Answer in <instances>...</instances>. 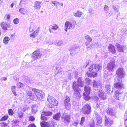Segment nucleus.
I'll return each mask as SVG.
<instances>
[{
  "label": "nucleus",
  "instance_id": "obj_1",
  "mask_svg": "<svg viewBox=\"0 0 127 127\" xmlns=\"http://www.w3.org/2000/svg\"><path fill=\"white\" fill-rule=\"evenodd\" d=\"M83 82L82 81V78H79L78 79L77 82L74 81L73 83V88L76 93H75V94H76V95L77 96L78 98H79L81 97L80 94V91H81L79 87H83Z\"/></svg>",
  "mask_w": 127,
  "mask_h": 127
},
{
  "label": "nucleus",
  "instance_id": "obj_2",
  "mask_svg": "<svg viewBox=\"0 0 127 127\" xmlns=\"http://www.w3.org/2000/svg\"><path fill=\"white\" fill-rule=\"evenodd\" d=\"M101 69V65L98 64H96L91 65L89 68V71L91 73H89L93 76V77L96 76L97 73L95 72H97Z\"/></svg>",
  "mask_w": 127,
  "mask_h": 127
},
{
  "label": "nucleus",
  "instance_id": "obj_3",
  "mask_svg": "<svg viewBox=\"0 0 127 127\" xmlns=\"http://www.w3.org/2000/svg\"><path fill=\"white\" fill-rule=\"evenodd\" d=\"M42 54L39 50H36L32 53V60L31 62L32 63L33 61L40 59L41 57Z\"/></svg>",
  "mask_w": 127,
  "mask_h": 127
},
{
  "label": "nucleus",
  "instance_id": "obj_4",
  "mask_svg": "<svg viewBox=\"0 0 127 127\" xmlns=\"http://www.w3.org/2000/svg\"><path fill=\"white\" fill-rule=\"evenodd\" d=\"M116 74L115 77L116 76V77L115 78V80H116V79L118 78L121 79L124 76L125 71L123 68H120L117 70Z\"/></svg>",
  "mask_w": 127,
  "mask_h": 127
},
{
  "label": "nucleus",
  "instance_id": "obj_5",
  "mask_svg": "<svg viewBox=\"0 0 127 127\" xmlns=\"http://www.w3.org/2000/svg\"><path fill=\"white\" fill-rule=\"evenodd\" d=\"M90 88L89 86H86L84 87L85 92L83 93V96L86 100H88L90 98L89 96L90 93Z\"/></svg>",
  "mask_w": 127,
  "mask_h": 127
},
{
  "label": "nucleus",
  "instance_id": "obj_6",
  "mask_svg": "<svg viewBox=\"0 0 127 127\" xmlns=\"http://www.w3.org/2000/svg\"><path fill=\"white\" fill-rule=\"evenodd\" d=\"M32 90L33 92L35 94L37 99L40 100H41L42 98L45 95L42 91L35 89H33Z\"/></svg>",
  "mask_w": 127,
  "mask_h": 127
},
{
  "label": "nucleus",
  "instance_id": "obj_7",
  "mask_svg": "<svg viewBox=\"0 0 127 127\" xmlns=\"http://www.w3.org/2000/svg\"><path fill=\"white\" fill-rule=\"evenodd\" d=\"M115 63L113 62H111L109 63L107 65V68L108 70L109 74L110 75L112 74L113 71L115 67Z\"/></svg>",
  "mask_w": 127,
  "mask_h": 127
},
{
  "label": "nucleus",
  "instance_id": "obj_8",
  "mask_svg": "<svg viewBox=\"0 0 127 127\" xmlns=\"http://www.w3.org/2000/svg\"><path fill=\"white\" fill-rule=\"evenodd\" d=\"M91 107L88 104H85L82 109V111L84 114H88L90 113L91 111Z\"/></svg>",
  "mask_w": 127,
  "mask_h": 127
},
{
  "label": "nucleus",
  "instance_id": "obj_9",
  "mask_svg": "<svg viewBox=\"0 0 127 127\" xmlns=\"http://www.w3.org/2000/svg\"><path fill=\"white\" fill-rule=\"evenodd\" d=\"M62 120L66 124H69L70 122V118L69 115L66 113L63 114L62 115Z\"/></svg>",
  "mask_w": 127,
  "mask_h": 127
},
{
  "label": "nucleus",
  "instance_id": "obj_10",
  "mask_svg": "<svg viewBox=\"0 0 127 127\" xmlns=\"http://www.w3.org/2000/svg\"><path fill=\"white\" fill-rule=\"evenodd\" d=\"M117 80L118 82L116 83L114 85V86L115 88L121 89H122L124 88V84L122 82V79H116V80Z\"/></svg>",
  "mask_w": 127,
  "mask_h": 127
},
{
  "label": "nucleus",
  "instance_id": "obj_11",
  "mask_svg": "<svg viewBox=\"0 0 127 127\" xmlns=\"http://www.w3.org/2000/svg\"><path fill=\"white\" fill-rule=\"evenodd\" d=\"M47 100L54 105L57 106L58 104V101L52 96L48 95L47 98Z\"/></svg>",
  "mask_w": 127,
  "mask_h": 127
},
{
  "label": "nucleus",
  "instance_id": "obj_12",
  "mask_svg": "<svg viewBox=\"0 0 127 127\" xmlns=\"http://www.w3.org/2000/svg\"><path fill=\"white\" fill-rule=\"evenodd\" d=\"M64 27L65 28V31L66 32H67V29H70L72 28L74 29L75 26L73 25H72L71 22L67 21L65 23Z\"/></svg>",
  "mask_w": 127,
  "mask_h": 127
},
{
  "label": "nucleus",
  "instance_id": "obj_13",
  "mask_svg": "<svg viewBox=\"0 0 127 127\" xmlns=\"http://www.w3.org/2000/svg\"><path fill=\"white\" fill-rule=\"evenodd\" d=\"M70 100V98L66 96L64 101V104L65 108L67 110H69L70 108V104L69 103Z\"/></svg>",
  "mask_w": 127,
  "mask_h": 127
},
{
  "label": "nucleus",
  "instance_id": "obj_14",
  "mask_svg": "<svg viewBox=\"0 0 127 127\" xmlns=\"http://www.w3.org/2000/svg\"><path fill=\"white\" fill-rule=\"evenodd\" d=\"M92 84L93 87L97 89H100L102 87L101 84L98 81L94 80Z\"/></svg>",
  "mask_w": 127,
  "mask_h": 127
},
{
  "label": "nucleus",
  "instance_id": "obj_15",
  "mask_svg": "<svg viewBox=\"0 0 127 127\" xmlns=\"http://www.w3.org/2000/svg\"><path fill=\"white\" fill-rule=\"evenodd\" d=\"M105 125L106 127H109L113 123L112 120L107 118L106 116H105Z\"/></svg>",
  "mask_w": 127,
  "mask_h": 127
},
{
  "label": "nucleus",
  "instance_id": "obj_16",
  "mask_svg": "<svg viewBox=\"0 0 127 127\" xmlns=\"http://www.w3.org/2000/svg\"><path fill=\"white\" fill-rule=\"evenodd\" d=\"M122 92L120 90H116L115 92L114 97L116 99L120 100L121 99V97Z\"/></svg>",
  "mask_w": 127,
  "mask_h": 127
},
{
  "label": "nucleus",
  "instance_id": "obj_17",
  "mask_svg": "<svg viewBox=\"0 0 127 127\" xmlns=\"http://www.w3.org/2000/svg\"><path fill=\"white\" fill-rule=\"evenodd\" d=\"M106 91L108 93H111L113 90L112 87L110 84L106 85L105 87Z\"/></svg>",
  "mask_w": 127,
  "mask_h": 127
},
{
  "label": "nucleus",
  "instance_id": "obj_18",
  "mask_svg": "<svg viewBox=\"0 0 127 127\" xmlns=\"http://www.w3.org/2000/svg\"><path fill=\"white\" fill-rule=\"evenodd\" d=\"M108 49L109 52L112 53L114 54L116 53V50L115 47L112 45H110L108 47Z\"/></svg>",
  "mask_w": 127,
  "mask_h": 127
},
{
  "label": "nucleus",
  "instance_id": "obj_19",
  "mask_svg": "<svg viewBox=\"0 0 127 127\" xmlns=\"http://www.w3.org/2000/svg\"><path fill=\"white\" fill-rule=\"evenodd\" d=\"M27 95L30 96L32 94L31 90L33 91V89H35V88H32L29 86H27Z\"/></svg>",
  "mask_w": 127,
  "mask_h": 127
},
{
  "label": "nucleus",
  "instance_id": "obj_20",
  "mask_svg": "<svg viewBox=\"0 0 127 127\" xmlns=\"http://www.w3.org/2000/svg\"><path fill=\"white\" fill-rule=\"evenodd\" d=\"M115 46L117 47V50L119 52H123L124 49L123 45H121L120 44L117 43Z\"/></svg>",
  "mask_w": 127,
  "mask_h": 127
},
{
  "label": "nucleus",
  "instance_id": "obj_21",
  "mask_svg": "<svg viewBox=\"0 0 127 127\" xmlns=\"http://www.w3.org/2000/svg\"><path fill=\"white\" fill-rule=\"evenodd\" d=\"M41 3V2L36 1L34 3V8L36 9H39L41 7L40 4Z\"/></svg>",
  "mask_w": 127,
  "mask_h": 127
},
{
  "label": "nucleus",
  "instance_id": "obj_22",
  "mask_svg": "<svg viewBox=\"0 0 127 127\" xmlns=\"http://www.w3.org/2000/svg\"><path fill=\"white\" fill-rule=\"evenodd\" d=\"M96 125H99L102 122L101 117L99 115H97L96 116Z\"/></svg>",
  "mask_w": 127,
  "mask_h": 127
},
{
  "label": "nucleus",
  "instance_id": "obj_23",
  "mask_svg": "<svg viewBox=\"0 0 127 127\" xmlns=\"http://www.w3.org/2000/svg\"><path fill=\"white\" fill-rule=\"evenodd\" d=\"M107 113L108 114L111 116H115V112L112 109L108 108L107 111Z\"/></svg>",
  "mask_w": 127,
  "mask_h": 127
},
{
  "label": "nucleus",
  "instance_id": "obj_24",
  "mask_svg": "<svg viewBox=\"0 0 127 127\" xmlns=\"http://www.w3.org/2000/svg\"><path fill=\"white\" fill-rule=\"evenodd\" d=\"M59 28V27L57 25L55 24L52 26V28L51 29L50 28L49 30L50 32L51 33L53 32V30L54 31H56Z\"/></svg>",
  "mask_w": 127,
  "mask_h": 127
},
{
  "label": "nucleus",
  "instance_id": "obj_25",
  "mask_svg": "<svg viewBox=\"0 0 127 127\" xmlns=\"http://www.w3.org/2000/svg\"><path fill=\"white\" fill-rule=\"evenodd\" d=\"M82 14V12L79 11H75L73 13L74 16L77 17H81Z\"/></svg>",
  "mask_w": 127,
  "mask_h": 127
},
{
  "label": "nucleus",
  "instance_id": "obj_26",
  "mask_svg": "<svg viewBox=\"0 0 127 127\" xmlns=\"http://www.w3.org/2000/svg\"><path fill=\"white\" fill-rule=\"evenodd\" d=\"M1 26L3 29L4 30H6L7 28H9V25L7 24L5 22H2L1 24Z\"/></svg>",
  "mask_w": 127,
  "mask_h": 127
},
{
  "label": "nucleus",
  "instance_id": "obj_27",
  "mask_svg": "<svg viewBox=\"0 0 127 127\" xmlns=\"http://www.w3.org/2000/svg\"><path fill=\"white\" fill-rule=\"evenodd\" d=\"M64 44L63 41L61 40H57L55 42V45L59 47L62 46Z\"/></svg>",
  "mask_w": 127,
  "mask_h": 127
},
{
  "label": "nucleus",
  "instance_id": "obj_28",
  "mask_svg": "<svg viewBox=\"0 0 127 127\" xmlns=\"http://www.w3.org/2000/svg\"><path fill=\"white\" fill-rule=\"evenodd\" d=\"M99 96L101 97L103 100L105 99L106 98L105 94L101 91H99Z\"/></svg>",
  "mask_w": 127,
  "mask_h": 127
},
{
  "label": "nucleus",
  "instance_id": "obj_29",
  "mask_svg": "<svg viewBox=\"0 0 127 127\" xmlns=\"http://www.w3.org/2000/svg\"><path fill=\"white\" fill-rule=\"evenodd\" d=\"M61 114L60 113H58L53 116V119L57 120H59L60 118Z\"/></svg>",
  "mask_w": 127,
  "mask_h": 127
},
{
  "label": "nucleus",
  "instance_id": "obj_30",
  "mask_svg": "<svg viewBox=\"0 0 127 127\" xmlns=\"http://www.w3.org/2000/svg\"><path fill=\"white\" fill-rule=\"evenodd\" d=\"M104 73L105 74L104 76V78L105 79V80L106 81H109L111 78V77L110 76L111 75L109 74L108 72L107 73L108 75L107 76L106 72H104Z\"/></svg>",
  "mask_w": 127,
  "mask_h": 127
},
{
  "label": "nucleus",
  "instance_id": "obj_31",
  "mask_svg": "<svg viewBox=\"0 0 127 127\" xmlns=\"http://www.w3.org/2000/svg\"><path fill=\"white\" fill-rule=\"evenodd\" d=\"M10 39V38L8 36H5L3 38V42L4 43L7 44Z\"/></svg>",
  "mask_w": 127,
  "mask_h": 127
},
{
  "label": "nucleus",
  "instance_id": "obj_32",
  "mask_svg": "<svg viewBox=\"0 0 127 127\" xmlns=\"http://www.w3.org/2000/svg\"><path fill=\"white\" fill-rule=\"evenodd\" d=\"M41 127H48L49 126L48 123L45 122H42L40 123Z\"/></svg>",
  "mask_w": 127,
  "mask_h": 127
},
{
  "label": "nucleus",
  "instance_id": "obj_33",
  "mask_svg": "<svg viewBox=\"0 0 127 127\" xmlns=\"http://www.w3.org/2000/svg\"><path fill=\"white\" fill-rule=\"evenodd\" d=\"M19 12L22 15H24L27 13V11L24 8H21L19 9Z\"/></svg>",
  "mask_w": 127,
  "mask_h": 127
},
{
  "label": "nucleus",
  "instance_id": "obj_34",
  "mask_svg": "<svg viewBox=\"0 0 127 127\" xmlns=\"http://www.w3.org/2000/svg\"><path fill=\"white\" fill-rule=\"evenodd\" d=\"M30 64V63L25 62L22 65V68L23 69H25L26 68H28L30 67V66H29V64Z\"/></svg>",
  "mask_w": 127,
  "mask_h": 127
},
{
  "label": "nucleus",
  "instance_id": "obj_35",
  "mask_svg": "<svg viewBox=\"0 0 127 127\" xmlns=\"http://www.w3.org/2000/svg\"><path fill=\"white\" fill-rule=\"evenodd\" d=\"M42 113V115H44V116H51L52 114V112L49 111L43 112Z\"/></svg>",
  "mask_w": 127,
  "mask_h": 127
},
{
  "label": "nucleus",
  "instance_id": "obj_36",
  "mask_svg": "<svg viewBox=\"0 0 127 127\" xmlns=\"http://www.w3.org/2000/svg\"><path fill=\"white\" fill-rule=\"evenodd\" d=\"M16 88V87L15 86H11V91L12 93L14 95L16 96H17V95L16 94L15 92Z\"/></svg>",
  "mask_w": 127,
  "mask_h": 127
},
{
  "label": "nucleus",
  "instance_id": "obj_37",
  "mask_svg": "<svg viewBox=\"0 0 127 127\" xmlns=\"http://www.w3.org/2000/svg\"><path fill=\"white\" fill-rule=\"evenodd\" d=\"M85 38L86 40L88 42L90 43L92 41V40L91 38L88 35H87L85 36Z\"/></svg>",
  "mask_w": 127,
  "mask_h": 127
},
{
  "label": "nucleus",
  "instance_id": "obj_38",
  "mask_svg": "<svg viewBox=\"0 0 127 127\" xmlns=\"http://www.w3.org/2000/svg\"><path fill=\"white\" fill-rule=\"evenodd\" d=\"M89 44L90 43L89 42H86L85 43V45L86 46L87 48L88 49H90L92 47V45L91 44L89 45Z\"/></svg>",
  "mask_w": 127,
  "mask_h": 127
},
{
  "label": "nucleus",
  "instance_id": "obj_39",
  "mask_svg": "<svg viewBox=\"0 0 127 127\" xmlns=\"http://www.w3.org/2000/svg\"><path fill=\"white\" fill-rule=\"evenodd\" d=\"M90 125V127H95V124L94 120H92L91 121Z\"/></svg>",
  "mask_w": 127,
  "mask_h": 127
},
{
  "label": "nucleus",
  "instance_id": "obj_40",
  "mask_svg": "<svg viewBox=\"0 0 127 127\" xmlns=\"http://www.w3.org/2000/svg\"><path fill=\"white\" fill-rule=\"evenodd\" d=\"M8 117L7 115L5 116L1 119L0 121H5L7 119Z\"/></svg>",
  "mask_w": 127,
  "mask_h": 127
},
{
  "label": "nucleus",
  "instance_id": "obj_41",
  "mask_svg": "<svg viewBox=\"0 0 127 127\" xmlns=\"http://www.w3.org/2000/svg\"><path fill=\"white\" fill-rule=\"evenodd\" d=\"M37 107L36 106H33L32 108V112L34 113H36L37 111V109H36Z\"/></svg>",
  "mask_w": 127,
  "mask_h": 127
},
{
  "label": "nucleus",
  "instance_id": "obj_42",
  "mask_svg": "<svg viewBox=\"0 0 127 127\" xmlns=\"http://www.w3.org/2000/svg\"><path fill=\"white\" fill-rule=\"evenodd\" d=\"M89 13L91 15H92L94 14V10L92 8H89L88 10Z\"/></svg>",
  "mask_w": 127,
  "mask_h": 127
},
{
  "label": "nucleus",
  "instance_id": "obj_43",
  "mask_svg": "<svg viewBox=\"0 0 127 127\" xmlns=\"http://www.w3.org/2000/svg\"><path fill=\"white\" fill-rule=\"evenodd\" d=\"M36 27L33 25H31L29 28V30L30 32H32L35 29Z\"/></svg>",
  "mask_w": 127,
  "mask_h": 127
},
{
  "label": "nucleus",
  "instance_id": "obj_44",
  "mask_svg": "<svg viewBox=\"0 0 127 127\" xmlns=\"http://www.w3.org/2000/svg\"><path fill=\"white\" fill-rule=\"evenodd\" d=\"M17 86L18 88H21L23 87V84L21 82H19L17 84Z\"/></svg>",
  "mask_w": 127,
  "mask_h": 127
},
{
  "label": "nucleus",
  "instance_id": "obj_45",
  "mask_svg": "<svg viewBox=\"0 0 127 127\" xmlns=\"http://www.w3.org/2000/svg\"><path fill=\"white\" fill-rule=\"evenodd\" d=\"M113 9L115 11L117 12L118 11V9L117 8L116 6L115 5H113L112 6Z\"/></svg>",
  "mask_w": 127,
  "mask_h": 127
},
{
  "label": "nucleus",
  "instance_id": "obj_46",
  "mask_svg": "<svg viewBox=\"0 0 127 127\" xmlns=\"http://www.w3.org/2000/svg\"><path fill=\"white\" fill-rule=\"evenodd\" d=\"M8 113L9 114L11 115H13L14 113L13 111L11 109H10L8 110Z\"/></svg>",
  "mask_w": 127,
  "mask_h": 127
},
{
  "label": "nucleus",
  "instance_id": "obj_47",
  "mask_svg": "<svg viewBox=\"0 0 127 127\" xmlns=\"http://www.w3.org/2000/svg\"><path fill=\"white\" fill-rule=\"evenodd\" d=\"M44 116V115H42V113H41V119L43 120H46L47 119V118L46 117Z\"/></svg>",
  "mask_w": 127,
  "mask_h": 127
},
{
  "label": "nucleus",
  "instance_id": "obj_48",
  "mask_svg": "<svg viewBox=\"0 0 127 127\" xmlns=\"http://www.w3.org/2000/svg\"><path fill=\"white\" fill-rule=\"evenodd\" d=\"M85 81L86 82V84L89 85V84H90V80L88 78H86V79L85 80Z\"/></svg>",
  "mask_w": 127,
  "mask_h": 127
},
{
  "label": "nucleus",
  "instance_id": "obj_49",
  "mask_svg": "<svg viewBox=\"0 0 127 127\" xmlns=\"http://www.w3.org/2000/svg\"><path fill=\"white\" fill-rule=\"evenodd\" d=\"M85 121V118L84 117H82L81 118V122L80 123V124L81 125H82L83 124V123L84 122V121Z\"/></svg>",
  "mask_w": 127,
  "mask_h": 127
},
{
  "label": "nucleus",
  "instance_id": "obj_50",
  "mask_svg": "<svg viewBox=\"0 0 127 127\" xmlns=\"http://www.w3.org/2000/svg\"><path fill=\"white\" fill-rule=\"evenodd\" d=\"M1 126L2 127H6L7 126V124L5 122H2L0 124Z\"/></svg>",
  "mask_w": 127,
  "mask_h": 127
},
{
  "label": "nucleus",
  "instance_id": "obj_51",
  "mask_svg": "<svg viewBox=\"0 0 127 127\" xmlns=\"http://www.w3.org/2000/svg\"><path fill=\"white\" fill-rule=\"evenodd\" d=\"M23 114V113L21 112H19L18 113L19 117L21 118H22Z\"/></svg>",
  "mask_w": 127,
  "mask_h": 127
},
{
  "label": "nucleus",
  "instance_id": "obj_52",
  "mask_svg": "<svg viewBox=\"0 0 127 127\" xmlns=\"http://www.w3.org/2000/svg\"><path fill=\"white\" fill-rule=\"evenodd\" d=\"M13 22L15 24H18L19 22L18 19L16 18L15 19H14L13 20Z\"/></svg>",
  "mask_w": 127,
  "mask_h": 127
},
{
  "label": "nucleus",
  "instance_id": "obj_53",
  "mask_svg": "<svg viewBox=\"0 0 127 127\" xmlns=\"http://www.w3.org/2000/svg\"><path fill=\"white\" fill-rule=\"evenodd\" d=\"M37 35L34 32L30 35V37H35L37 36Z\"/></svg>",
  "mask_w": 127,
  "mask_h": 127
},
{
  "label": "nucleus",
  "instance_id": "obj_54",
  "mask_svg": "<svg viewBox=\"0 0 127 127\" xmlns=\"http://www.w3.org/2000/svg\"><path fill=\"white\" fill-rule=\"evenodd\" d=\"M109 9V7L106 5H105L104 8V10L105 11H107Z\"/></svg>",
  "mask_w": 127,
  "mask_h": 127
},
{
  "label": "nucleus",
  "instance_id": "obj_55",
  "mask_svg": "<svg viewBox=\"0 0 127 127\" xmlns=\"http://www.w3.org/2000/svg\"><path fill=\"white\" fill-rule=\"evenodd\" d=\"M51 3H53L54 6H55L57 8V4L56 2V1H51Z\"/></svg>",
  "mask_w": 127,
  "mask_h": 127
},
{
  "label": "nucleus",
  "instance_id": "obj_56",
  "mask_svg": "<svg viewBox=\"0 0 127 127\" xmlns=\"http://www.w3.org/2000/svg\"><path fill=\"white\" fill-rule=\"evenodd\" d=\"M39 28H38L36 30H35L34 32V33H35L37 35V33L39 32Z\"/></svg>",
  "mask_w": 127,
  "mask_h": 127
},
{
  "label": "nucleus",
  "instance_id": "obj_57",
  "mask_svg": "<svg viewBox=\"0 0 127 127\" xmlns=\"http://www.w3.org/2000/svg\"><path fill=\"white\" fill-rule=\"evenodd\" d=\"M29 120L31 121H33L35 119L33 116H31L29 117Z\"/></svg>",
  "mask_w": 127,
  "mask_h": 127
},
{
  "label": "nucleus",
  "instance_id": "obj_58",
  "mask_svg": "<svg viewBox=\"0 0 127 127\" xmlns=\"http://www.w3.org/2000/svg\"><path fill=\"white\" fill-rule=\"evenodd\" d=\"M30 98L32 100L34 98V96L32 94L30 96Z\"/></svg>",
  "mask_w": 127,
  "mask_h": 127
},
{
  "label": "nucleus",
  "instance_id": "obj_59",
  "mask_svg": "<svg viewBox=\"0 0 127 127\" xmlns=\"http://www.w3.org/2000/svg\"><path fill=\"white\" fill-rule=\"evenodd\" d=\"M6 18L7 19H9L10 18L11 15L10 14L6 15Z\"/></svg>",
  "mask_w": 127,
  "mask_h": 127
},
{
  "label": "nucleus",
  "instance_id": "obj_60",
  "mask_svg": "<svg viewBox=\"0 0 127 127\" xmlns=\"http://www.w3.org/2000/svg\"><path fill=\"white\" fill-rule=\"evenodd\" d=\"M36 126L34 124H32L29 125L28 127H35Z\"/></svg>",
  "mask_w": 127,
  "mask_h": 127
},
{
  "label": "nucleus",
  "instance_id": "obj_61",
  "mask_svg": "<svg viewBox=\"0 0 127 127\" xmlns=\"http://www.w3.org/2000/svg\"><path fill=\"white\" fill-rule=\"evenodd\" d=\"M15 34L13 33L10 36V38L11 39H12L13 38L15 37Z\"/></svg>",
  "mask_w": 127,
  "mask_h": 127
},
{
  "label": "nucleus",
  "instance_id": "obj_62",
  "mask_svg": "<svg viewBox=\"0 0 127 127\" xmlns=\"http://www.w3.org/2000/svg\"><path fill=\"white\" fill-rule=\"evenodd\" d=\"M27 0H21L20 3H25V2L27 1Z\"/></svg>",
  "mask_w": 127,
  "mask_h": 127
},
{
  "label": "nucleus",
  "instance_id": "obj_63",
  "mask_svg": "<svg viewBox=\"0 0 127 127\" xmlns=\"http://www.w3.org/2000/svg\"><path fill=\"white\" fill-rule=\"evenodd\" d=\"M27 110H28V108L27 107H24L23 109V111L25 112Z\"/></svg>",
  "mask_w": 127,
  "mask_h": 127
},
{
  "label": "nucleus",
  "instance_id": "obj_64",
  "mask_svg": "<svg viewBox=\"0 0 127 127\" xmlns=\"http://www.w3.org/2000/svg\"><path fill=\"white\" fill-rule=\"evenodd\" d=\"M2 81H5L7 80V78L6 77H4L2 78L1 79Z\"/></svg>",
  "mask_w": 127,
  "mask_h": 127
}]
</instances>
